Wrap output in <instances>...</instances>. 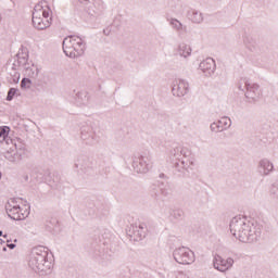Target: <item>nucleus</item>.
I'll return each mask as SVG.
<instances>
[{"label":"nucleus","mask_w":278,"mask_h":278,"mask_svg":"<svg viewBox=\"0 0 278 278\" xmlns=\"http://www.w3.org/2000/svg\"><path fill=\"white\" fill-rule=\"evenodd\" d=\"M170 195V189H168V185L164 182H157V185L152 186V197L162 201V199H166V197Z\"/></svg>","instance_id":"nucleus-12"},{"label":"nucleus","mask_w":278,"mask_h":278,"mask_svg":"<svg viewBox=\"0 0 278 278\" xmlns=\"http://www.w3.org/2000/svg\"><path fill=\"white\" fill-rule=\"evenodd\" d=\"M213 266L216 270H219V273H225L233 266V258L228 257L225 260L220 255H215Z\"/></svg>","instance_id":"nucleus-13"},{"label":"nucleus","mask_w":278,"mask_h":278,"mask_svg":"<svg viewBox=\"0 0 278 278\" xmlns=\"http://www.w3.org/2000/svg\"><path fill=\"white\" fill-rule=\"evenodd\" d=\"M170 216L176 220H179L180 218H184V210H180V208L173 210L170 212Z\"/></svg>","instance_id":"nucleus-27"},{"label":"nucleus","mask_w":278,"mask_h":278,"mask_svg":"<svg viewBox=\"0 0 278 278\" xmlns=\"http://www.w3.org/2000/svg\"><path fill=\"white\" fill-rule=\"evenodd\" d=\"M173 257L177 264L190 265L194 264L197 260L194 256V252L186 247H180L174 250Z\"/></svg>","instance_id":"nucleus-8"},{"label":"nucleus","mask_w":278,"mask_h":278,"mask_svg":"<svg viewBox=\"0 0 278 278\" xmlns=\"http://www.w3.org/2000/svg\"><path fill=\"white\" fill-rule=\"evenodd\" d=\"M79 3H90V0H78Z\"/></svg>","instance_id":"nucleus-35"},{"label":"nucleus","mask_w":278,"mask_h":278,"mask_svg":"<svg viewBox=\"0 0 278 278\" xmlns=\"http://www.w3.org/2000/svg\"><path fill=\"white\" fill-rule=\"evenodd\" d=\"M21 88H31V79L23 78L21 81Z\"/></svg>","instance_id":"nucleus-30"},{"label":"nucleus","mask_w":278,"mask_h":278,"mask_svg":"<svg viewBox=\"0 0 278 278\" xmlns=\"http://www.w3.org/2000/svg\"><path fill=\"white\" fill-rule=\"evenodd\" d=\"M63 51L67 58H79L86 51V43L81 38L71 35L63 40Z\"/></svg>","instance_id":"nucleus-3"},{"label":"nucleus","mask_w":278,"mask_h":278,"mask_svg":"<svg viewBox=\"0 0 278 278\" xmlns=\"http://www.w3.org/2000/svg\"><path fill=\"white\" fill-rule=\"evenodd\" d=\"M160 179H164V177H166V175H164V173L159 175Z\"/></svg>","instance_id":"nucleus-39"},{"label":"nucleus","mask_w":278,"mask_h":278,"mask_svg":"<svg viewBox=\"0 0 278 278\" xmlns=\"http://www.w3.org/2000/svg\"><path fill=\"white\" fill-rule=\"evenodd\" d=\"M21 79V74L16 71L13 72V76L11 77V84H18Z\"/></svg>","instance_id":"nucleus-29"},{"label":"nucleus","mask_w":278,"mask_h":278,"mask_svg":"<svg viewBox=\"0 0 278 278\" xmlns=\"http://www.w3.org/2000/svg\"><path fill=\"white\" fill-rule=\"evenodd\" d=\"M9 131H10V127L4 126V127H0V136H9Z\"/></svg>","instance_id":"nucleus-31"},{"label":"nucleus","mask_w":278,"mask_h":278,"mask_svg":"<svg viewBox=\"0 0 278 278\" xmlns=\"http://www.w3.org/2000/svg\"><path fill=\"white\" fill-rule=\"evenodd\" d=\"M229 127H231V118L222 117L218 122L211 124V131L218 134L220 131H225V129H229Z\"/></svg>","instance_id":"nucleus-16"},{"label":"nucleus","mask_w":278,"mask_h":278,"mask_svg":"<svg viewBox=\"0 0 278 278\" xmlns=\"http://www.w3.org/2000/svg\"><path fill=\"white\" fill-rule=\"evenodd\" d=\"M80 138L81 140H87L88 144H94V132L89 126H84L80 128Z\"/></svg>","instance_id":"nucleus-19"},{"label":"nucleus","mask_w":278,"mask_h":278,"mask_svg":"<svg viewBox=\"0 0 278 278\" xmlns=\"http://www.w3.org/2000/svg\"><path fill=\"white\" fill-rule=\"evenodd\" d=\"M178 53L180 58H189L192 54V48L186 43H181L178 47Z\"/></svg>","instance_id":"nucleus-21"},{"label":"nucleus","mask_w":278,"mask_h":278,"mask_svg":"<svg viewBox=\"0 0 278 278\" xmlns=\"http://www.w3.org/2000/svg\"><path fill=\"white\" fill-rule=\"evenodd\" d=\"M16 92H18V89L16 88H10L7 96V101H12L14 97L16 96Z\"/></svg>","instance_id":"nucleus-28"},{"label":"nucleus","mask_w":278,"mask_h":278,"mask_svg":"<svg viewBox=\"0 0 278 278\" xmlns=\"http://www.w3.org/2000/svg\"><path fill=\"white\" fill-rule=\"evenodd\" d=\"M200 71L205 75V77H212L216 72V61L212 58H207L202 61L199 65Z\"/></svg>","instance_id":"nucleus-15"},{"label":"nucleus","mask_w":278,"mask_h":278,"mask_svg":"<svg viewBox=\"0 0 278 278\" xmlns=\"http://www.w3.org/2000/svg\"><path fill=\"white\" fill-rule=\"evenodd\" d=\"M37 181H42V174H40V176H37Z\"/></svg>","instance_id":"nucleus-38"},{"label":"nucleus","mask_w":278,"mask_h":278,"mask_svg":"<svg viewBox=\"0 0 278 278\" xmlns=\"http://www.w3.org/2000/svg\"><path fill=\"white\" fill-rule=\"evenodd\" d=\"M238 89L241 90V92L245 91V99H248V103H257L262 97L260 85L251 83V80L247 78H242L239 81Z\"/></svg>","instance_id":"nucleus-5"},{"label":"nucleus","mask_w":278,"mask_h":278,"mask_svg":"<svg viewBox=\"0 0 278 278\" xmlns=\"http://www.w3.org/2000/svg\"><path fill=\"white\" fill-rule=\"evenodd\" d=\"M188 17L191 20L192 23L199 25L203 21V13L197 10H191L188 12Z\"/></svg>","instance_id":"nucleus-20"},{"label":"nucleus","mask_w":278,"mask_h":278,"mask_svg":"<svg viewBox=\"0 0 278 278\" xmlns=\"http://www.w3.org/2000/svg\"><path fill=\"white\" fill-rule=\"evenodd\" d=\"M5 140H8V136L0 135V142H5Z\"/></svg>","instance_id":"nucleus-33"},{"label":"nucleus","mask_w":278,"mask_h":278,"mask_svg":"<svg viewBox=\"0 0 278 278\" xmlns=\"http://www.w3.org/2000/svg\"><path fill=\"white\" fill-rule=\"evenodd\" d=\"M247 217L236 216L230 222V232L237 240L242 242V240H249L244 229L247 228Z\"/></svg>","instance_id":"nucleus-6"},{"label":"nucleus","mask_w":278,"mask_h":278,"mask_svg":"<svg viewBox=\"0 0 278 278\" xmlns=\"http://www.w3.org/2000/svg\"><path fill=\"white\" fill-rule=\"evenodd\" d=\"M0 179H1V172H0Z\"/></svg>","instance_id":"nucleus-43"},{"label":"nucleus","mask_w":278,"mask_h":278,"mask_svg":"<svg viewBox=\"0 0 278 278\" xmlns=\"http://www.w3.org/2000/svg\"><path fill=\"white\" fill-rule=\"evenodd\" d=\"M75 168H78V173L87 175V177L94 175V163L88 156L78 157L75 162Z\"/></svg>","instance_id":"nucleus-9"},{"label":"nucleus","mask_w":278,"mask_h":278,"mask_svg":"<svg viewBox=\"0 0 278 278\" xmlns=\"http://www.w3.org/2000/svg\"><path fill=\"white\" fill-rule=\"evenodd\" d=\"M112 33V28L106 27L105 29H103V34L104 36H109Z\"/></svg>","instance_id":"nucleus-32"},{"label":"nucleus","mask_w":278,"mask_h":278,"mask_svg":"<svg viewBox=\"0 0 278 278\" xmlns=\"http://www.w3.org/2000/svg\"><path fill=\"white\" fill-rule=\"evenodd\" d=\"M16 58L18 66H25L27 64V53L18 52Z\"/></svg>","instance_id":"nucleus-26"},{"label":"nucleus","mask_w":278,"mask_h":278,"mask_svg":"<svg viewBox=\"0 0 278 278\" xmlns=\"http://www.w3.org/2000/svg\"><path fill=\"white\" fill-rule=\"evenodd\" d=\"M169 25L175 29V31H186L188 27L186 25H182L181 22L177 18H170L169 20Z\"/></svg>","instance_id":"nucleus-22"},{"label":"nucleus","mask_w":278,"mask_h":278,"mask_svg":"<svg viewBox=\"0 0 278 278\" xmlns=\"http://www.w3.org/2000/svg\"><path fill=\"white\" fill-rule=\"evenodd\" d=\"M7 247H8V249H16V244H14V243H8L7 244Z\"/></svg>","instance_id":"nucleus-34"},{"label":"nucleus","mask_w":278,"mask_h":278,"mask_svg":"<svg viewBox=\"0 0 278 278\" xmlns=\"http://www.w3.org/2000/svg\"><path fill=\"white\" fill-rule=\"evenodd\" d=\"M47 9L40 3L36 4L33 11V25L36 29H47L51 27V17L49 18V12L51 9L47 5Z\"/></svg>","instance_id":"nucleus-4"},{"label":"nucleus","mask_w":278,"mask_h":278,"mask_svg":"<svg viewBox=\"0 0 278 278\" xmlns=\"http://www.w3.org/2000/svg\"><path fill=\"white\" fill-rule=\"evenodd\" d=\"M274 168L275 166L270 161H268V159H263L258 163V172L261 173V175H270Z\"/></svg>","instance_id":"nucleus-18"},{"label":"nucleus","mask_w":278,"mask_h":278,"mask_svg":"<svg viewBox=\"0 0 278 278\" xmlns=\"http://www.w3.org/2000/svg\"><path fill=\"white\" fill-rule=\"evenodd\" d=\"M243 233L248 237V240H242L244 243L257 242L262 237V225H260L256 220L245 222V228L243 229Z\"/></svg>","instance_id":"nucleus-7"},{"label":"nucleus","mask_w":278,"mask_h":278,"mask_svg":"<svg viewBox=\"0 0 278 278\" xmlns=\"http://www.w3.org/2000/svg\"><path fill=\"white\" fill-rule=\"evenodd\" d=\"M24 181H29V175H24Z\"/></svg>","instance_id":"nucleus-36"},{"label":"nucleus","mask_w":278,"mask_h":278,"mask_svg":"<svg viewBox=\"0 0 278 278\" xmlns=\"http://www.w3.org/2000/svg\"><path fill=\"white\" fill-rule=\"evenodd\" d=\"M5 211L8 216H10L12 220H23L25 218V215L21 213V206L18 205L12 206L11 204H7Z\"/></svg>","instance_id":"nucleus-17"},{"label":"nucleus","mask_w":278,"mask_h":278,"mask_svg":"<svg viewBox=\"0 0 278 278\" xmlns=\"http://www.w3.org/2000/svg\"><path fill=\"white\" fill-rule=\"evenodd\" d=\"M0 236H3V230H0Z\"/></svg>","instance_id":"nucleus-41"},{"label":"nucleus","mask_w":278,"mask_h":278,"mask_svg":"<svg viewBox=\"0 0 278 278\" xmlns=\"http://www.w3.org/2000/svg\"><path fill=\"white\" fill-rule=\"evenodd\" d=\"M170 157L176 160L174 163V168L176 173H184V170H188L192 160H190V155H192V151L188 148L176 147L173 148L169 152Z\"/></svg>","instance_id":"nucleus-2"},{"label":"nucleus","mask_w":278,"mask_h":278,"mask_svg":"<svg viewBox=\"0 0 278 278\" xmlns=\"http://www.w3.org/2000/svg\"><path fill=\"white\" fill-rule=\"evenodd\" d=\"M4 157L5 160H8L9 162H18V160H21V154H18V152L11 150V151H7L4 152Z\"/></svg>","instance_id":"nucleus-23"},{"label":"nucleus","mask_w":278,"mask_h":278,"mask_svg":"<svg viewBox=\"0 0 278 278\" xmlns=\"http://www.w3.org/2000/svg\"><path fill=\"white\" fill-rule=\"evenodd\" d=\"M77 101L80 103V105H88V101L90 97L88 96L87 91H80L76 94Z\"/></svg>","instance_id":"nucleus-24"},{"label":"nucleus","mask_w":278,"mask_h":278,"mask_svg":"<svg viewBox=\"0 0 278 278\" xmlns=\"http://www.w3.org/2000/svg\"><path fill=\"white\" fill-rule=\"evenodd\" d=\"M192 165H194V163H192V164H189V167H188V169H185V170H187V172H190V170H192V167H190V166H192Z\"/></svg>","instance_id":"nucleus-37"},{"label":"nucleus","mask_w":278,"mask_h":278,"mask_svg":"<svg viewBox=\"0 0 278 278\" xmlns=\"http://www.w3.org/2000/svg\"><path fill=\"white\" fill-rule=\"evenodd\" d=\"M0 22H1V15H0Z\"/></svg>","instance_id":"nucleus-44"},{"label":"nucleus","mask_w":278,"mask_h":278,"mask_svg":"<svg viewBox=\"0 0 278 278\" xmlns=\"http://www.w3.org/2000/svg\"><path fill=\"white\" fill-rule=\"evenodd\" d=\"M172 92L174 97H186V94L190 92V85L185 79L176 80V84L174 85Z\"/></svg>","instance_id":"nucleus-14"},{"label":"nucleus","mask_w":278,"mask_h":278,"mask_svg":"<svg viewBox=\"0 0 278 278\" xmlns=\"http://www.w3.org/2000/svg\"><path fill=\"white\" fill-rule=\"evenodd\" d=\"M2 251H4V252L8 251V248L4 247V248L2 249Z\"/></svg>","instance_id":"nucleus-40"},{"label":"nucleus","mask_w":278,"mask_h":278,"mask_svg":"<svg viewBox=\"0 0 278 278\" xmlns=\"http://www.w3.org/2000/svg\"><path fill=\"white\" fill-rule=\"evenodd\" d=\"M36 77H38V70H37V73H36Z\"/></svg>","instance_id":"nucleus-42"},{"label":"nucleus","mask_w":278,"mask_h":278,"mask_svg":"<svg viewBox=\"0 0 278 278\" xmlns=\"http://www.w3.org/2000/svg\"><path fill=\"white\" fill-rule=\"evenodd\" d=\"M269 195L271 199H278V180L274 181L269 189Z\"/></svg>","instance_id":"nucleus-25"},{"label":"nucleus","mask_w":278,"mask_h":278,"mask_svg":"<svg viewBox=\"0 0 278 278\" xmlns=\"http://www.w3.org/2000/svg\"><path fill=\"white\" fill-rule=\"evenodd\" d=\"M128 236L134 238L135 242H140L147 238V224L132 225L128 230Z\"/></svg>","instance_id":"nucleus-11"},{"label":"nucleus","mask_w":278,"mask_h":278,"mask_svg":"<svg viewBox=\"0 0 278 278\" xmlns=\"http://www.w3.org/2000/svg\"><path fill=\"white\" fill-rule=\"evenodd\" d=\"M28 266L31 270H35V273H45V275H49L53 268V263L49 261V249L42 245L33 248Z\"/></svg>","instance_id":"nucleus-1"},{"label":"nucleus","mask_w":278,"mask_h":278,"mask_svg":"<svg viewBox=\"0 0 278 278\" xmlns=\"http://www.w3.org/2000/svg\"><path fill=\"white\" fill-rule=\"evenodd\" d=\"M151 156L139 155L132 160V168L135 173L146 174L151 170Z\"/></svg>","instance_id":"nucleus-10"}]
</instances>
